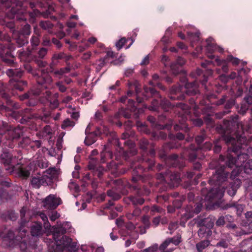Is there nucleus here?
<instances>
[{"instance_id":"a211bd4d","label":"nucleus","mask_w":252,"mask_h":252,"mask_svg":"<svg viewBox=\"0 0 252 252\" xmlns=\"http://www.w3.org/2000/svg\"><path fill=\"white\" fill-rule=\"evenodd\" d=\"M227 61L228 62H231L234 65H237L240 63V61L238 58H234L231 55L228 56L227 57Z\"/></svg>"},{"instance_id":"7c9ffc66","label":"nucleus","mask_w":252,"mask_h":252,"mask_svg":"<svg viewBox=\"0 0 252 252\" xmlns=\"http://www.w3.org/2000/svg\"><path fill=\"white\" fill-rule=\"evenodd\" d=\"M1 157L2 158H5V162L7 164H9L10 163L11 159V156L10 154L7 153H3V154L1 155Z\"/></svg>"},{"instance_id":"a18cd8bd","label":"nucleus","mask_w":252,"mask_h":252,"mask_svg":"<svg viewBox=\"0 0 252 252\" xmlns=\"http://www.w3.org/2000/svg\"><path fill=\"white\" fill-rule=\"evenodd\" d=\"M149 63V57L148 55L146 56L141 63V65H146Z\"/></svg>"},{"instance_id":"bf43d9fd","label":"nucleus","mask_w":252,"mask_h":252,"mask_svg":"<svg viewBox=\"0 0 252 252\" xmlns=\"http://www.w3.org/2000/svg\"><path fill=\"white\" fill-rule=\"evenodd\" d=\"M150 84L152 86H155L157 85L159 88H161V89H163V87L161 86V85L160 83H155L153 81L150 82Z\"/></svg>"},{"instance_id":"423d86ee","label":"nucleus","mask_w":252,"mask_h":252,"mask_svg":"<svg viewBox=\"0 0 252 252\" xmlns=\"http://www.w3.org/2000/svg\"><path fill=\"white\" fill-rule=\"evenodd\" d=\"M61 203V200L60 198L56 197L54 195L50 194L45 198L44 201V206L47 209H54Z\"/></svg>"},{"instance_id":"f03ea898","label":"nucleus","mask_w":252,"mask_h":252,"mask_svg":"<svg viewBox=\"0 0 252 252\" xmlns=\"http://www.w3.org/2000/svg\"><path fill=\"white\" fill-rule=\"evenodd\" d=\"M248 158V154L243 153L238 155L237 158L235 159L233 155L229 154L227 156L228 166L230 168H233L234 166L237 168L244 167L247 169V164H250Z\"/></svg>"},{"instance_id":"f704fd0d","label":"nucleus","mask_w":252,"mask_h":252,"mask_svg":"<svg viewBox=\"0 0 252 252\" xmlns=\"http://www.w3.org/2000/svg\"><path fill=\"white\" fill-rule=\"evenodd\" d=\"M107 194L109 196L112 197L115 200H117L120 197L119 195L115 194L112 190H108Z\"/></svg>"},{"instance_id":"37998d69","label":"nucleus","mask_w":252,"mask_h":252,"mask_svg":"<svg viewBox=\"0 0 252 252\" xmlns=\"http://www.w3.org/2000/svg\"><path fill=\"white\" fill-rule=\"evenodd\" d=\"M13 132L15 133L14 135H13V138H17L20 136L21 131L19 129L15 128L13 131Z\"/></svg>"},{"instance_id":"0eeeda50","label":"nucleus","mask_w":252,"mask_h":252,"mask_svg":"<svg viewBox=\"0 0 252 252\" xmlns=\"http://www.w3.org/2000/svg\"><path fill=\"white\" fill-rule=\"evenodd\" d=\"M202 207V204H196V207L194 210L193 209L191 206H188L185 210V213L182 215V220L183 221H187V220L193 217L194 214L199 213Z\"/></svg>"},{"instance_id":"2f4dec72","label":"nucleus","mask_w":252,"mask_h":252,"mask_svg":"<svg viewBox=\"0 0 252 252\" xmlns=\"http://www.w3.org/2000/svg\"><path fill=\"white\" fill-rule=\"evenodd\" d=\"M158 249V245L155 244L148 249H145L146 252H156Z\"/></svg>"},{"instance_id":"4be33fe9","label":"nucleus","mask_w":252,"mask_h":252,"mask_svg":"<svg viewBox=\"0 0 252 252\" xmlns=\"http://www.w3.org/2000/svg\"><path fill=\"white\" fill-rule=\"evenodd\" d=\"M52 133V130L49 126H46L42 131V136H46L50 135Z\"/></svg>"},{"instance_id":"cd10ccee","label":"nucleus","mask_w":252,"mask_h":252,"mask_svg":"<svg viewBox=\"0 0 252 252\" xmlns=\"http://www.w3.org/2000/svg\"><path fill=\"white\" fill-rule=\"evenodd\" d=\"M126 39L125 38L123 37L120 39L119 41L116 43V46L118 49V50H120L122 48L124 44L126 43Z\"/></svg>"},{"instance_id":"ddd939ff","label":"nucleus","mask_w":252,"mask_h":252,"mask_svg":"<svg viewBox=\"0 0 252 252\" xmlns=\"http://www.w3.org/2000/svg\"><path fill=\"white\" fill-rule=\"evenodd\" d=\"M244 229H242L239 233V235L248 234L252 233V221L248 220L244 225Z\"/></svg>"},{"instance_id":"f3484780","label":"nucleus","mask_w":252,"mask_h":252,"mask_svg":"<svg viewBox=\"0 0 252 252\" xmlns=\"http://www.w3.org/2000/svg\"><path fill=\"white\" fill-rule=\"evenodd\" d=\"M75 125V123L73 121H71L69 119H66L63 122L62 125V128L63 129L70 128L73 127Z\"/></svg>"},{"instance_id":"c03bdc74","label":"nucleus","mask_w":252,"mask_h":252,"mask_svg":"<svg viewBox=\"0 0 252 252\" xmlns=\"http://www.w3.org/2000/svg\"><path fill=\"white\" fill-rule=\"evenodd\" d=\"M148 144V142L146 139H143L140 141V147L142 149H145L146 148V146Z\"/></svg>"},{"instance_id":"864d4df0","label":"nucleus","mask_w":252,"mask_h":252,"mask_svg":"<svg viewBox=\"0 0 252 252\" xmlns=\"http://www.w3.org/2000/svg\"><path fill=\"white\" fill-rule=\"evenodd\" d=\"M227 192L229 195L233 196L235 195L236 192V190L234 189H229V190H228Z\"/></svg>"},{"instance_id":"6ab92c4d","label":"nucleus","mask_w":252,"mask_h":252,"mask_svg":"<svg viewBox=\"0 0 252 252\" xmlns=\"http://www.w3.org/2000/svg\"><path fill=\"white\" fill-rule=\"evenodd\" d=\"M207 230L208 235H210L211 231L209 230H208L207 228L204 227L200 228L198 231L199 236L200 238H203L205 236V234L207 232Z\"/></svg>"},{"instance_id":"4468645a","label":"nucleus","mask_w":252,"mask_h":252,"mask_svg":"<svg viewBox=\"0 0 252 252\" xmlns=\"http://www.w3.org/2000/svg\"><path fill=\"white\" fill-rule=\"evenodd\" d=\"M70 68L69 67H65L61 68L59 70H55L53 71L54 74L56 77L61 78L62 76L65 73H68L70 71Z\"/></svg>"},{"instance_id":"39448f33","label":"nucleus","mask_w":252,"mask_h":252,"mask_svg":"<svg viewBox=\"0 0 252 252\" xmlns=\"http://www.w3.org/2000/svg\"><path fill=\"white\" fill-rule=\"evenodd\" d=\"M225 189L223 187L221 189H213L205 196L204 199L212 202L215 199H220L223 195Z\"/></svg>"},{"instance_id":"9b49d317","label":"nucleus","mask_w":252,"mask_h":252,"mask_svg":"<svg viewBox=\"0 0 252 252\" xmlns=\"http://www.w3.org/2000/svg\"><path fill=\"white\" fill-rule=\"evenodd\" d=\"M31 234L33 236H39L43 234L41 224L35 222L31 227Z\"/></svg>"},{"instance_id":"dca6fc26","label":"nucleus","mask_w":252,"mask_h":252,"mask_svg":"<svg viewBox=\"0 0 252 252\" xmlns=\"http://www.w3.org/2000/svg\"><path fill=\"white\" fill-rule=\"evenodd\" d=\"M210 244V242L208 240L202 241L196 244V248L198 252H201L205 248L208 247Z\"/></svg>"},{"instance_id":"0e129e2a","label":"nucleus","mask_w":252,"mask_h":252,"mask_svg":"<svg viewBox=\"0 0 252 252\" xmlns=\"http://www.w3.org/2000/svg\"><path fill=\"white\" fill-rule=\"evenodd\" d=\"M212 147V144L210 143H206L204 147V149L206 150H210Z\"/></svg>"},{"instance_id":"1a4fd4ad","label":"nucleus","mask_w":252,"mask_h":252,"mask_svg":"<svg viewBox=\"0 0 252 252\" xmlns=\"http://www.w3.org/2000/svg\"><path fill=\"white\" fill-rule=\"evenodd\" d=\"M31 184L35 188H39L41 185H48L45 178L43 175L33 177L31 181Z\"/></svg>"},{"instance_id":"6e6d98bb","label":"nucleus","mask_w":252,"mask_h":252,"mask_svg":"<svg viewBox=\"0 0 252 252\" xmlns=\"http://www.w3.org/2000/svg\"><path fill=\"white\" fill-rule=\"evenodd\" d=\"M160 221V219L158 217H156L153 219V223L155 225V226H157Z\"/></svg>"},{"instance_id":"4c0bfd02","label":"nucleus","mask_w":252,"mask_h":252,"mask_svg":"<svg viewBox=\"0 0 252 252\" xmlns=\"http://www.w3.org/2000/svg\"><path fill=\"white\" fill-rule=\"evenodd\" d=\"M250 165L249 164H247V169L245 168L244 167H239L238 170L239 171L240 170V168H243L245 172H249V171H251L252 169V160H250Z\"/></svg>"},{"instance_id":"f257e3e1","label":"nucleus","mask_w":252,"mask_h":252,"mask_svg":"<svg viewBox=\"0 0 252 252\" xmlns=\"http://www.w3.org/2000/svg\"><path fill=\"white\" fill-rule=\"evenodd\" d=\"M54 237L56 241V248L52 246L53 251L54 252H63L65 249H67L70 251H75L76 250V244L74 243H71V238L66 236H63L61 239L58 238L60 233L63 234L65 233L66 230L63 226L59 227L54 226Z\"/></svg>"},{"instance_id":"49530a36","label":"nucleus","mask_w":252,"mask_h":252,"mask_svg":"<svg viewBox=\"0 0 252 252\" xmlns=\"http://www.w3.org/2000/svg\"><path fill=\"white\" fill-rule=\"evenodd\" d=\"M162 211L161 208H159L157 206H153L151 208V211L153 212H157L159 213H161Z\"/></svg>"},{"instance_id":"4d7b16f0","label":"nucleus","mask_w":252,"mask_h":252,"mask_svg":"<svg viewBox=\"0 0 252 252\" xmlns=\"http://www.w3.org/2000/svg\"><path fill=\"white\" fill-rule=\"evenodd\" d=\"M63 53H60L58 54H55L54 55L53 58L55 59H61L63 58Z\"/></svg>"},{"instance_id":"bb28decb","label":"nucleus","mask_w":252,"mask_h":252,"mask_svg":"<svg viewBox=\"0 0 252 252\" xmlns=\"http://www.w3.org/2000/svg\"><path fill=\"white\" fill-rule=\"evenodd\" d=\"M40 26L43 29H51L52 27V24L49 22H41Z\"/></svg>"},{"instance_id":"c9c22d12","label":"nucleus","mask_w":252,"mask_h":252,"mask_svg":"<svg viewBox=\"0 0 252 252\" xmlns=\"http://www.w3.org/2000/svg\"><path fill=\"white\" fill-rule=\"evenodd\" d=\"M217 247H221L223 248H226L228 247L227 243L224 240L221 241L220 242L218 243L216 245Z\"/></svg>"},{"instance_id":"c85d7f7f","label":"nucleus","mask_w":252,"mask_h":252,"mask_svg":"<svg viewBox=\"0 0 252 252\" xmlns=\"http://www.w3.org/2000/svg\"><path fill=\"white\" fill-rule=\"evenodd\" d=\"M170 241L169 240V239H167L166 240H165L159 246V249L161 250H164L170 244Z\"/></svg>"},{"instance_id":"ea45409f","label":"nucleus","mask_w":252,"mask_h":252,"mask_svg":"<svg viewBox=\"0 0 252 252\" xmlns=\"http://www.w3.org/2000/svg\"><path fill=\"white\" fill-rule=\"evenodd\" d=\"M8 218L12 220H15L17 219V216L14 212H11L8 215Z\"/></svg>"},{"instance_id":"603ef678","label":"nucleus","mask_w":252,"mask_h":252,"mask_svg":"<svg viewBox=\"0 0 252 252\" xmlns=\"http://www.w3.org/2000/svg\"><path fill=\"white\" fill-rule=\"evenodd\" d=\"M177 63L180 65H183L185 64V61L183 58L179 57L177 60Z\"/></svg>"},{"instance_id":"5701e85b","label":"nucleus","mask_w":252,"mask_h":252,"mask_svg":"<svg viewBox=\"0 0 252 252\" xmlns=\"http://www.w3.org/2000/svg\"><path fill=\"white\" fill-rule=\"evenodd\" d=\"M95 141V139L94 138H92V134H91L86 136L84 142L87 145H91L94 143Z\"/></svg>"},{"instance_id":"c756f323","label":"nucleus","mask_w":252,"mask_h":252,"mask_svg":"<svg viewBox=\"0 0 252 252\" xmlns=\"http://www.w3.org/2000/svg\"><path fill=\"white\" fill-rule=\"evenodd\" d=\"M31 43L33 47H36L39 44V40L37 36H33L32 37Z\"/></svg>"},{"instance_id":"72a5a7b5","label":"nucleus","mask_w":252,"mask_h":252,"mask_svg":"<svg viewBox=\"0 0 252 252\" xmlns=\"http://www.w3.org/2000/svg\"><path fill=\"white\" fill-rule=\"evenodd\" d=\"M47 52V50L46 49H45V48L41 49L38 52L39 57L41 58H44L45 57V56L46 55Z\"/></svg>"},{"instance_id":"f8f14e48","label":"nucleus","mask_w":252,"mask_h":252,"mask_svg":"<svg viewBox=\"0 0 252 252\" xmlns=\"http://www.w3.org/2000/svg\"><path fill=\"white\" fill-rule=\"evenodd\" d=\"M39 84L43 85L44 84H50L52 83V80L51 77L46 73H44L42 75L41 78H38L37 80Z\"/></svg>"},{"instance_id":"338daca9","label":"nucleus","mask_w":252,"mask_h":252,"mask_svg":"<svg viewBox=\"0 0 252 252\" xmlns=\"http://www.w3.org/2000/svg\"><path fill=\"white\" fill-rule=\"evenodd\" d=\"M176 137L179 140H182L184 138V135L181 133H178Z\"/></svg>"},{"instance_id":"79ce46f5","label":"nucleus","mask_w":252,"mask_h":252,"mask_svg":"<svg viewBox=\"0 0 252 252\" xmlns=\"http://www.w3.org/2000/svg\"><path fill=\"white\" fill-rule=\"evenodd\" d=\"M57 86L59 87V90L62 92H64L66 91V87L63 85L62 82H58L57 83Z\"/></svg>"},{"instance_id":"e2e57ef3","label":"nucleus","mask_w":252,"mask_h":252,"mask_svg":"<svg viewBox=\"0 0 252 252\" xmlns=\"http://www.w3.org/2000/svg\"><path fill=\"white\" fill-rule=\"evenodd\" d=\"M96 41V38L94 37H92L88 39V41L92 44L94 43Z\"/></svg>"},{"instance_id":"3c124183","label":"nucleus","mask_w":252,"mask_h":252,"mask_svg":"<svg viewBox=\"0 0 252 252\" xmlns=\"http://www.w3.org/2000/svg\"><path fill=\"white\" fill-rule=\"evenodd\" d=\"M204 140V137L202 135L197 136L195 138V141L198 144L201 143Z\"/></svg>"},{"instance_id":"2eb2a0df","label":"nucleus","mask_w":252,"mask_h":252,"mask_svg":"<svg viewBox=\"0 0 252 252\" xmlns=\"http://www.w3.org/2000/svg\"><path fill=\"white\" fill-rule=\"evenodd\" d=\"M7 75L10 77H20L22 75V72L21 70L17 69H8L6 72Z\"/></svg>"},{"instance_id":"7ed1b4c3","label":"nucleus","mask_w":252,"mask_h":252,"mask_svg":"<svg viewBox=\"0 0 252 252\" xmlns=\"http://www.w3.org/2000/svg\"><path fill=\"white\" fill-rule=\"evenodd\" d=\"M227 176V173L224 171V167H221L220 169L216 171V174L212 176L209 182L211 185L215 184L220 186V183L226 180Z\"/></svg>"},{"instance_id":"9d476101","label":"nucleus","mask_w":252,"mask_h":252,"mask_svg":"<svg viewBox=\"0 0 252 252\" xmlns=\"http://www.w3.org/2000/svg\"><path fill=\"white\" fill-rule=\"evenodd\" d=\"M213 39L211 37L208 38L206 40L207 45L206 49L209 52H212L213 51L218 50L220 52H222L223 50L222 48L215 45L212 42Z\"/></svg>"},{"instance_id":"20e7f679","label":"nucleus","mask_w":252,"mask_h":252,"mask_svg":"<svg viewBox=\"0 0 252 252\" xmlns=\"http://www.w3.org/2000/svg\"><path fill=\"white\" fill-rule=\"evenodd\" d=\"M225 142L228 145H231V151L234 153H237L238 150L242 148V142H245V137H240L237 141L230 136H226L224 138Z\"/></svg>"},{"instance_id":"de8ad7c7","label":"nucleus","mask_w":252,"mask_h":252,"mask_svg":"<svg viewBox=\"0 0 252 252\" xmlns=\"http://www.w3.org/2000/svg\"><path fill=\"white\" fill-rule=\"evenodd\" d=\"M196 158V154L194 151H192L189 155V159L193 161Z\"/></svg>"},{"instance_id":"aec40b11","label":"nucleus","mask_w":252,"mask_h":252,"mask_svg":"<svg viewBox=\"0 0 252 252\" xmlns=\"http://www.w3.org/2000/svg\"><path fill=\"white\" fill-rule=\"evenodd\" d=\"M26 85V83L24 81H20L15 83L13 84L14 88L19 91H22L23 90V86Z\"/></svg>"},{"instance_id":"6e6552de","label":"nucleus","mask_w":252,"mask_h":252,"mask_svg":"<svg viewBox=\"0 0 252 252\" xmlns=\"http://www.w3.org/2000/svg\"><path fill=\"white\" fill-rule=\"evenodd\" d=\"M43 176L45 178L48 184H49L53 179L57 177V171L55 168H49L44 172Z\"/></svg>"},{"instance_id":"a878e982","label":"nucleus","mask_w":252,"mask_h":252,"mask_svg":"<svg viewBox=\"0 0 252 252\" xmlns=\"http://www.w3.org/2000/svg\"><path fill=\"white\" fill-rule=\"evenodd\" d=\"M170 243H173L174 245L177 246L181 242V237L177 236L173 238H169Z\"/></svg>"},{"instance_id":"5fc2aeb1","label":"nucleus","mask_w":252,"mask_h":252,"mask_svg":"<svg viewBox=\"0 0 252 252\" xmlns=\"http://www.w3.org/2000/svg\"><path fill=\"white\" fill-rule=\"evenodd\" d=\"M143 221L146 228H148L149 227L150 223L148 220V218L147 217H145L143 218Z\"/></svg>"},{"instance_id":"a19ab883","label":"nucleus","mask_w":252,"mask_h":252,"mask_svg":"<svg viewBox=\"0 0 252 252\" xmlns=\"http://www.w3.org/2000/svg\"><path fill=\"white\" fill-rule=\"evenodd\" d=\"M178 227V224L177 222H172L169 225V229L171 231H173L177 229Z\"/></svg>"},{"instance_id":"09e8293b","label":"nucleus","mask_w":252,"mask_h":252,"mask_svg":"<svg viewBox=\"0 0 252 252\" xmlns=\"http://www.w3.org/2000/svg\"><path fill=\"white\" fill-rule=\"evenodd\" d=\"M14 234L12 231H9L7 234V236L4 239V240L6 241L7 239L9 240H12L14 238Z\"/></svg>"},{"instance_id":"774afa93","label":"nucleus","mask_w":252,"mask_h":252,"mask_svg":"<svg viewBox=\"0 0 252 252\" xmlns=\"http://www.w3.org/2000/svg\"><path fill=\"white\" fill-rule=\"evenodd\" d=\"M104 250L102 247H98L96 248L95 252H104Z\"/></svg>"},{"instance_id":"b1692460","label":"nucleus","mask_w":252,"mask_h":252,"mask_svg":"<svg viewBox=\"0 0 252 252\" xmlns=\"http://www.w3.org/2000/svg\"><path fill=\"white\" fill-rule=\"evenodd\" d=\"M188 34L192 41H195L198 40L199 39V33L198 32L194 34H193L192 32H188Z\"/></svg>"},{"instance_id":"412c9836","label":"nucleus","mask_w":252,"mask_h":252,"mask_svg":"<svg viewBox=\"0 0 252 252\" xmlns=\"http://www.w3.org/2000/svg\"><path fill=\"white\" fill-rule=\"evenodd\" d=\"M94 248V245H82L81 247V250L85 252H93Z\"/></svg>"},{"instance_id":"473e14b6","label":"nucleus","mask_w":252,"mask_h":252,"mask_svg":"<svg viewBox=\"0 0 252 252\" xmlns=\"http://www.w3.org/2000/svg\"><path fill=\"white\" fill-rule=\"evenodd\" d=\"M20 173L21 175L24 177H28L30 174V172L28 170L24 168L20 169Z\"/></svg>"},{"instance_id":"13d9d810","label":"nucleus","mask_w":252,"mask_h":252,"mask_svg":"<svg viewBox=\"0 0 252 252\" xmlns=\"http://www.w3.org/2000/svg\"><path fill=\"white\" fill-rule=\"evenodd\" d=\"M96 170H98V172L96 171V173H97V176L100 177L103 174V169L100 167H99V169H97Z\"/></svg>"},{"instance_id":"680f3d73","label":"nucleus","mask_w":252,"mask_h":252,"mask_svg":"<svg viewBox=\"0 0 252 252\" xmlns=\"http://www.w3.org/2000/svg\"><path fill=\"white\" fill-rule=\"evenodd\" d=\"M245 217L247 219L252 218V211H248L246 213Z\"/></svg>"},{"instance_id":"8fccbe9b","label":"nucleus","mask_w":252,"mask_h":252,"mask_svg":"<svg viewBox=\"0 0 252 252\" xmlns=\"http://www.w3.org/2000/svg\"><path fill=\"white\" fill-rule=\"evenodd\" d=\"M52 42L54 44L57 45L58 48H60L62 46L61 42L57 39L55 38H53Z\"/></svg>"},{"instance_id":"393cba45","label":"nucleus","mask_w":252,"mask_h":252,"mask_svg":"<svg viewBox=\"0 0 252 252\" xmlns=\"http://www.w3.org/2000/svg\"><path fill=\"white\" fill-rule=\"evenodd\" d=\"M22 32L24 35H29L31 33V27L29 25H25L22 31Z\"/></svg>"},{"instance_id":"69168bd1","label":"nucleus","mask_w":252,"mask_h":252,"mask_svg":"<svg viewBox=\"0 0 252 252\" xmlns=\"http://www.w3.org/2000/svg\"><path fill=\"white\" fill-rule=\"evenodd\" d=\"M79 116V113L78 112H73L71 114V117L75 119H77Z\"/></svg>"},{"instance_id":"e433bc0d","label":"nucleus","mask_w":252,"mask_h":252,"mask_svg":"<svg viewBox=\"0 0 252 252\" xmlns=\"http://www.w3.org/2000/svg\"><path fill=\"white\" fill-rule=\"evenodd\" d=\"M225 223L224 218L223 217L219 218L216 221V224L218 226L223 225Z\"/></svg>"},{"instance_id":"052dcab7","label":"nucleus","mask_w":252,"mask_h":252,"mask_svg":"<svg viewBox=\"0 0 252 252\" xmlns=\"http://www.w3.org/2000/svg\"><path fill=\"white\" fill-rule=\"evenodd\" d=\"M40 217L41 218V219L44 221H47V216H46V215L44 213H40Z\"/></svg>"},{"instance_id":"58836bf2","label":"nucleus","mask_w":252,"mask_h":252,"mask_svg":"<svg viewBox=\"0 0 252 252\" xmlns=\"http://www.w3.org/2000/svg\"><path fill=\"white\" fill-rule=\"evenodd\" d=\"M60 217L59 214L57 212H53L52 213L50 218V220L52 221L55 220L57 219H58Z\"/></svg>"}]
</instances>
